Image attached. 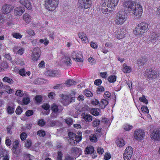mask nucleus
I'll use <instances>...</instances> for the list:
<instances>
[{
  "label": "nucleus",
  "mask_w": 160,
  "mask_h": 160,
  "mask_svg": "<svg viewBox=\"0 0 160 160\" xmlns=\"http://www.w3.org/2000/svg\"><path fill=\"white\" fill-rule=\"evenodd\" d=\"M148 24L146 23H140L133 30V33L136 36H141L148 30Z\"/></svg>",
  "instance_id": "f257e3e1"
},
{
  "label": "nucleus",
  "mask_w": 160,
  "mask_h": 160,
  "mask_svg": "<svg viewBox=\"0 0 160 160\" xmlns=\"http://www.w3.org/2000/svg\"><path fill=\"white\" fill-rule=\"evenodd\" d=\"M127 19L125 12H120L116 15L114 20L115 23L118 25H121L125 22Z\"/></svg>",
  "instance_id": "f03ea898"
},
{
  "label": "nucleus",
  "mask_w": 160,
  "mask_h": 160,
  "mask_svg": "<svg viewBox=\"0 0 160 160\" xmlns=\"http://www.w3.org/2000/svg\"><path fill=\"white\" fill-rule=\"evenodd\" d=\"M59 0H46L45 5L49 11H52L58 6Z\"/></svg>",
  "instance_id": "7ed1b4c3"
},
{
  "label": "nucleus",
  "mask_w": 160,
  "mask_h": 160,
  "mask_svg": "<svg viewBox=\"0 0 160 160\" xmlns=\"http://www.w3.org/2000/svg\"><path fill=\"white\" fill-rule=\"evenodd\" d=\"M145 75L149 79H154L157 78L158 75L157 72L151 69H147L145 72Z\"/></svg>",
  "instance_id": "20e7f679"
},
{
  "label": "nucleus",
  "mask_w": 160,
  "mask_h": 160,
  "mask_svg": "<svg viewBox=\"0 0 160 160\" xmlns=\"http://www.w3.org/2000/svg\"><path fill=\"white\" fill-rule=\"evenodd\" d=\"M40 49L38 47L34 48L31 55V59L34 61H37L40 58Z\"/></svg>",
  "instance_id": "39448f33"
},
{
  "label": "nucleus",
  "mask_w": 160,
  "mask_h": 160,
  "mask_svg": "<svg viewBox=\"0 0 160 160\" xmlns=\"http://www.w3.org/2000/svg\"><path fill=\"white\" fill-rule=\"evenodd\" d=\"M79 7L82 8L87 9L90 8L92 5V0H78Z\"/></svg>",
  "instance_id": "423d86ee"
},
{
  "label": "nucleus",
  "mask_w": 160,
  "mask_h": 160,
  "mask_svg": "<svg viewBox=\"0 0 160 160\" xmlns=\"http://www.w3.org/2000/svg\"><path fill=\"white\" fill-rule=\"evenodd\" d=\"M142 6L140 4H137L136 6L133 15L135 18H140L142 14Z\"/></svg>",
  "instance_id": "0eeeda50"
},
{
  "label": "nucleus",
  "mask_w": 160,
  "mask_h": 160,
  "mask_svg": "<svg viewBox=\"0 0 160 160\" xmlns=\"http://www.w3.org/2000/svg\"><path fill=\"white\" fill-rule=\"evenodd\" d=\"M151 138L152 140L156 141L160 140V129L157 128L154 129L152 132Z\"/></svg>",
  "instance_id": "6e6552de"
},
{
  "label": "nucleus",
  "mask_w": 160,
  "mask_h": 160,
  "mask_svg": "<svg viewBox=\"0 0 160 160\" xmlns=\"http://www.w3.org/2000/svg\"><path fill=\"white\" fill-rule=\"evenodd\" d=\"M134 2L132 1H126L123 4V7L125 11L128 13L132 11V7H134Z\"/></svg>",
  "instance_id": "1a4fd4ad"
},
{
  "label": "nucleus",
  "mask_w": 160,
  "mask_h": 160,
  "mask_svg": "<svg viewBox=\"0 0 160 160\" xmlns=\"http://www.w3.org/2000/svg\"><path fill=\"white\" fill-rule=\"evenodd\" d=\"M144 136V132L142 129H137L134 132V136L136 139L141 140Z\"/></svg>",
  "instance_id": "9d476101"
},
{
  "label": "nucleus",
  "mask_w": 160,
  "mask_h": 160,
  "mask_svg": "<svg viewBox=\"0 0 160 160\" xmlns=\"http://www.w3.org/2000/svg\"><path fill=\"white\" fill-rule=\"evenodd\" d=\"M149 41L152 42H155L160 39V32L152 33L149 37Z\"/></svg>",
  "instance_id": "9b49d317"
},
{
  "label": "nucleus",
  "mask_w": 160,
  "mask_h": 160,
  "mask_svg": "<svg viewBox=\"0 0 160 160\" xmlns=\"http://www.w3.org/2000/svg\"><path fill=\"white\" fill-rule=\"evenodd\" d=\"M14 8L13 6L9 4H6L2 7V11L4 14H7L12 11Z\"/></svg>",
  "instance_id": "f8f14e48"
},
{
  "label": "nucleus",
  "mask_w": 160,
  "mask_h": 160,
  "mask_svg": "<svg viewBox=\"0 0 160 160\" xmlns=\"http://www.w3.org/2000/svg\"><path fill=\"white\" fill-rule=\"evenodd\" d=\"M45 75L50 77H58L59 75V72L56 70H47L45 72Z\"/></svg>",
  "instance_id": "ddd939ff"
},
{
  "label": "nucleus",
  "mask_w": 160,
  "mask_h": 160,
  "mask_svg": "<svg viewBox=\"0 0 160 160\" xmlns=\"http://www.w3.org/2000/svg\"><path fill=\"white\" fill-rule=\"evenodd\" d=\"M81 56V53L77 52H74L72 53L71 57L72 59L78 62H82V59L80 57Z\"/></svg>",
  "instance_id": "4468645a"
},
{
  "label": "nucleus",
  "mask_w": 160,
  "mask_h": 160,
  "mask_svg": "<svg viewBox=\"0 0 160 160\" xmlns=\"http://www.w3.org/2000/svg\"><path fill=\"white\" fill-rule=\"evenodd\" d=\"M24 11L25 9L23 7H18L15 8L14 13L15 16H19L21 15Z\"/></svg>",
  "instance_id": "2eb2a0df"
},
{
  "label": "nucleus",
  "mask_w": 160,
  "mask_h": 160,
  "mask_svg": "<svg viewBox=\"0 0 160 160\" xmlns=\"http://www.w3.org/2000/svg\"><path fill=\"white\" fill-rule=\"evenodd\" d=\"M61 97V102L64 105L66 106L70 104L68 96L62 94Z\"/></svg>",
  "instance_id": "dca6fc26"
},
{
  "label": "nucleus",
  "mask_w": 160,
  "mask_h": 160,
  "mask_svg": "<svg viewBox=\"0 0 160 160\" xmlns=\"http://www.w3.org/2000/svg\"><path fill=\"white\" fill-rule=\"evenodd\" d=\"M51 110L55 112H60L63 110V108L60 105H57L55 104H53L51 107Z\"/></svg>",
  "instance_id": "f3484780"
},
{
  "label": "nucleus",
  "mask_w": 160,
  "mask_h": 160,
  "mask_svg": "<svg viewBox=\"0 0 160 160\" xmlns=\"http://www.w3.org/2000/svg\"><path fill=\"white\" fill-rule=\"evenodd\" d=\"M12 145L13 147L12 149V151L13 153L15 154H18V151L17 150L20 146V145L19 144V141L18 140H15L14 142Z\"/></svg>",
  "instance_id": "a211bd4d"
},
{
  "label": "nucleus",
  "mask_w": 160,
  "mask_h": 160,
  "mask_svg": "<svg viewBox=\"0 0 160 160\" xmlns=\"http://www.w3.org/2000/svg\"><path fill=\"white\" fill-rule=\"evenodd\" d=\"M20 3L28 10L32 9V5L29 0H19Z\"/></svg>",
  "instance_id": "6ab92c4d"
},
{
  "label": "nucleus",
  "mask_w": 160,
  "mask_h": 160,
  "mask_svg": "<svg viewBox=\"0 0 160 160\" xmlns=\"http://www.w3.org/2000/svg\"><path fill=\"white\" fill-rule=\"evenodd\" d=\"M81 116L82 118L86 122H90L92 120V117L90 114L86 113H82V114Z\"/></svg>",
  "instance_id": "aec40b11"
},
{
  "label": "nucleus",
  "mask_w": 160,
  "mask_h": 160,
  "mask_svg": "<svg viewBox=\"0 0 160 160\" xmlns=\"http://www.w3.org/2000/svg\"><path fill=\"white\" fill-rule=\"evenodd\" d=\"M120 32L117 35L116 37L118 39H120L125 37L126 36V30L123 29H120Z\"/></svg>",
  "instance_id": "412c9836"
},
{
  "label": "nucleus",
  "mask_w": 160,
  "mask_h": 160,
  "mask_svg": "<svg viewBox=\"0 0 160 160\" xmlns=\"http://www.w3.org/2000/svg\"><path fill=\"white\" fill-rule=\"evenodd\" d=\"M132 70V69L131 67L127 65L125 63L123 64L122 70L124 72L129 73Z\"/></svg>",
  "instance_id": "4be33fe9"
},
{
  "label": "nucleus",
  "mask_w": 160,
  "mask_h": 160,
  "mask_svg": "<svg viewBox=\"0 0 160 160\" xmlns=\"http://www.w3.org/2000/svg\"><path fill=\"white\" fill-rule=\"evenodd\" d=\"M118 1V0H108V5L111 8H114L117 5Z\"/></svg>",
  "instance_id": "5701e85b"
},
{
  "label": "nucleus",
  "mask_w": 160,
  "mask_h": 160,
  "mask_svg": "<svg viewBox=\"0 0 160 160\" xmlns=\"http://www.w3.org/2000/svg\"><path fill=\"white\" fill-rule=\"evenodd\" d=\"M23 19L27 23H29L31 21V16L28 13L24 14L22 16Z\"/></svg>",
  "instance_id": "b1692460"
},
{
  "label": "nucleus",
  "mask_w": 160,
  "mask_h": 160,
  "mask_svg": "<svg viewBox=\"0 0 160 160\" xmlns=\"http://www.w3.org/2000/svg\"><path fill=\"white\" fill-rule=\"evenodd\" d=\"M94 148L92 146L87 147L85 149V153L87 154H91L94 153Z\"/></svg>",
  "instance_id": "393cba45"
},
{
  "label": "nucleus",
  "mask_w": 160,
  "mask_h": 160,
  "mask_svg": "<svg viewBox=\"0 0 160 160\" xmlns=\"http://www.w3.org/2000/svg\"><path fill=\"white\" fill-rule=\"evenodd\" d=\"M63 61L66 65L67 66H70L72 64V61L70 58L68 56H65L63 59Z\"/></svg>",
  "instance_id": "a878e982"
},
{
  "label": "nucleus",
  "mask_w": 160,
  "mask_h": 160,
  "mask_svg": "<svg viewBox=\"0 0 160 160\" xmlns=\"http://www.w3.org/2000/svg\"><path fill=\"white\" fill-rule=\"evenodd\" d=\"M137 61L138 64V65L140 67H141L145 64L146 62V59L144 58H139L138 60Z\"/></svg>",
  "instance_id": "bb28decb"
},
{
  "label": "nucleus",
  "mask_w": 160,
  "mask_h": 160,
  "mask_svg": "<svg viewBox=\"0 0 160 160\" xmlns=\"http://www.w3.org/2000/svg\"><path fill=\"white\" fill-rule=\"evenodd\" d=\"M108 104V101L106 99H102L100 103V106L102 109L104 108Z\"/></svg>",
  "instance_id": "cd10ccee"
},
{
  "label": "nucleus",
  "mask_w": 160,
  "mask_h": 160,
  "mask_svg": "<svg viewBox=\"0 0 160 160\" xmlns=\"http://www.w3.org/2000/svg\"><path fill=\"white\" fill-rule=\"evenodd\" d=\"M117 146L120 147H122L125 144L124 140L122 138L118 139L116 142Z\"/></svg>",
  "instance_id": "c85d7f7f"
},
{
  "label": "nucleus",
  "mask_w": 160,
  "mask_h": 160,
  "mask_svg": "<svg viewBox=\"0 0 160 160\" xmlns=\"http://www.w3.org/2000/svg\"><path fill=\"white\" fill-rule=\"evenodd\" d=\"M77 134H78V135H77L75 134L74 139L77 142H79L81 140L82 138V133L81 132H78L77 133Z\"/></svg>",
  "instance_id": "c756f323"
},
{
  "label": "nucleus",
  "mask_w": 160,
  "mask_h": 160,
  "mask_svg": "<svg viewBox=\"0 0 160 160\" xmlns=\"http://www.w3.org/2000/svg\"><path fill=\"white\" fill-rule=\"evenodd\" d=\"M65 84L67 87H69L76 84V82L73 80L69 79L66 81Z\"/></svg>",
  "instance_id": "7c9ffc66"
},
{
  "label": "nucleus",
  "mask_w": 160,
  "mask_h": 160,
  "mask_svg": "<svg viewBox=\"0 0 160 160\" xmlns=\"http://www.w3.org/2000/svg\"><path fill=\"white\" fill-rule=\"evenodd\" d=\"M2 81L4 82H7L10 85L13 83V81L11 78L7 77H5L2 79Z\"/></svg>",
  "instance_id": "2f4dec72"
},
{
  "label": "nucleus",
  "mask_w": 160,
  "mask_h": 160,
  "mask_svg": "<svg viewBox=\"0 0 160 160\" xmlns=\"http://www.w3.org/2000/svg\"><path fill=\"white\" fill-rule=\"evenodd\" d=\"M14 106L13 105L8 106L7 108V111L9 114H12L14 112Z\"/></svg>",
  "instance_id": "473e14b6"
},
{
  "label": "nucleus",
  "mask_w": 160,
  "mask_h": 160,
  "mask_svg": "<svg viewBox=\"0 0 160 160\" xmlns=\"http://www.w3.org/2000/svg\"><path fill=\"white\" fill-rule=\"evenodd\" d=\"M99 110L98 108H92L90 111L91 113L95 116H98L99 114Z\"/></svg>",
  "instance_id": "72a5a7b5"
},
{
  "label": "nucleus",
  "mask_w": 160,
  "mask_h": 160,
  "mask_svg": "<svg viewBox=\"0 0 160 160\" xmlns=\"http://www.w3.org/2000/svg\"><path fill=\"white\" fill-rule=\"evenodd\" d=\"M107 7H109V5H107V6H103L101 8L102 12L103 13L108 14L110 12L111 10H108Z\"/></svg>",
  "instance_id": "f704fd0d"
},
{
  "label": "nucleus",
  "mask_w": 160,
  "mask_h": 160,
  "mask_svg": "<svg viewBox=\"0 0 160 160\" xmlns=\"http://www.w3.org/2000/svg\"><path fill=\"white\" fill-rule=\"evenodd\" d=\"M127 153H130L133 154V150L131 146H128L125 149L124 152Z\"/></svg>",
  "instance_id": "c9c22d12"
},
{
  "label": "nucleus",
  "mask_w": 160,
  "mask_h": 160,
  "mask_svg": "<svg viewBox=\"0 0 160 160\" xmlns=\"http://www.w3.org/2000/svg\"><path fill=\"white\" fill-rule=\"evenodd\" d=\"M132 155V154H131L124 152L123 154V158L124 160H129L131 158Z\"/></svg>",
  "instance_id": "e433bc0d"
},
{
  "label": "nucleus",
  "mask_w": 160,
  "mask_h": 160,
  "mask_svg": "<svg viewBox=\"0 0 160 160\" xmlns=\"http://www.w3.org/2000/svg\"><path fill=\"white\" fill-rule=\"evenodd\" d=\"M108 80L110 82H114L116 80V77L114 75H112L108 78Z\"/></svg>",
  "instance_id": "4c0bfd02"
},
{
  "label": "nucleus",
  "mask_w": 160,
  "mask_h": 160,
  "mask_svg": "<svg viewBox=\"0 0 160 160\" xmlns=\"http://www.w3.org/2000/svg\"><path fill=\"white\" fill-rule=\"evenodd\" d=\"M15 95L21 97L24 96V95L26 96V94H25L22 90H17L15 93Z\"/></svg>",
  "instance_id": "58836bf2"
},
{
  "label": "nucleus",
  "mask_w": 160,
  "mask_h": 160,
  "mask_svg": "<svg viewBox=\"0 0 160 160\" xmlns=\"http://www.w3.org/2000/svg\"><path fill=\"white\" fill-rule=\"evenodd\" d=\"M90 141L92 142H95L97 141V138L95 135L92 134L89 136Z\"/></svg>",
  "instance_id": "ea45409f"
},
{
  "label": "nucleus",
  "mask_w": 160,
  "mask_h": 160,
  "mask_svg": "<svg viewBox=\"0 0 160 160\" xmlns=\"http://www.w3.org/2000/svg\"><path fill=\"white\" fill-rule=\"evenodd\" d=\"M30 101V98L28 97H24L23 98L22 100V105H27L29 103Z\"/></svg>",
  "instance_id": "a19ab883"
},
{
  "label": "nucleus",
  "mask_w": 160,
  "mask_h": 160,
  "mask_svg": "<svg viewBox=\"0 0 160 160\" xmlns=\"http://www.w3.org/2000/svg\"><path fill=\"white\" fill-rule=\"evenodd\" d=\"M111 96V94L110 92L108 91L105 92L103 94V97L105 99L108 100L109 99Z\"/></svg>",
  "instance_id": "79ce46f5"
},
{
  "label": "nucleus",
  "mask_w": 160,
  "mask_h": 160,
  "mask_svg": "<svg viewBox=\"0 0 160 160\" xmlns=\"http://www.w3.org/2000/svg\"><path fill=\"white\" fill-rule=\"evenodd\" d=\"M100 122V121L99 119H96L92 122V126L94 127H96L99 125Z\"/></svg>",
  "instance_id": "37998d69"
},
{
  "label": "nucleus",
  "mask_w": 160,
  "mask_h": 160,
  "mask_svg": "<svg viewBox=\"0 0 160 160\" xmlns=\"http://www.w3.org/2000/svg\"><path fill=\"white\" fill-rule=\"evenodd\" d=\"M12 36L17 39H20L22 37V35L19 33L18 32H14L12 34Z\"/></svg>",
  "instance_id": "c03bdc74"
},
{
  "label": "nucleus",
  "mask_w": 160,
  "mask_h": 160,
  "mask_svg": "<svg viewBox=\"0 0 160 160\" xmlns=\"http://www.w3.org/2000/svg\"><path fill=\"white\" fill-rule=\"evenodd\" d=\"M66 123L69 125H71L72 124L73 122V120L72 118L68 117L65 120Z\"/></svg>",
  "instance_id": "a18cd8bd"
},
{
  "label": "nucleus",
  "mask_w": 160,
  "mask_h": 160,
  "mask_svg": "<svg viewBox=\"0 0 160 160\" xmlns=\"http://www.w3.org/2000/svg\"><path fill=\"white\" fill-rule=\"evenodd\" d=\"M104 90V88L101 86H99L97 88V93L98 94H100L102 92H103Z\"/></svg>",
  "instance_id": "49530a36"
},
{
  "label": "nucleus",
  "mask_w": 160,
  "mask_h": 160,
  "mask_svg": "<svg viewBox=\"0 0 160 160\" xmlns=\"http://www.w3.org/2000/svg\"><path fill=\"white\" fill-rule=\"evenodd\" d=\"M133 126L128 124H125L124 126V129L127 131H129L132 128Z\"/></svg>",
  "instance_id": "de8ad7c7"
},
{
  "label": "nucleus",
  "mask_w": 160,
  "mask_h": 160,
  "mask_svg": "<svg viewBox=\"0 0 160 160\" xmlns=\"http://www.w3.org/2000/svg\"><path fill=\"white\" fill-rule=\"evenodd\" d=\"M139 100L141 102L146 104H147L148 103V100L146 99L145 96L143 95L142 97H140Z\"/></svg>",
  "instance_id": "09e8293b"
},
{
  "label": "nucleus",
  "mask_w": 160,
  "mask_h": 160,
  "mask_svg": "<svg viewBox=\"0 0 160 160\" xmlns=\"http://www.w3.org/2000/svg\"><path fill=\"white\" fill-rule=\"evenodd\" d=\"M26 32L29 36H32L35 35V32L34 31L30 29H27L26 30Z\"/></svg>",
  "instance_id": "8fccbe9b"
},
{
  "label": "nucleus",
  "mask_w": 160,
  "mask_h": 160,
  "mask_svg": "<svg viewBox=\"0 0 160 160\" xmlns=\"http://www.w3.org/2000/svg\"><path fill=\"white\" fill-rule=\"evenodd\" d=\"M141 109L142 112L145 114H147L149 113V110L148 109V108L146 106H142L141 108Z\"/></svg>",
  "instance_id": "3c124183"
},
{
  "label": "nucleus",
  "mask_w": 160,
  "mask_h": 160,
  "mask_svg": "<svg viewBox=\"0 0 160 160\" xmlns=\"http://www.w3.org/2000/svg\"><path fill=\"white\" fill-rule=\"evenodd\" d=\"M37 134L39 136L43 137L46 135V133L45 131L41 130L37 132Z\"/></svg>",
  "instance_id": "603ef678"
},
{
  "label": "nucleus",
  "mask_w": 160,
  "mask_h": 160,
  "mask_svg": "<svg viewBox=\"0 0 160 160\" xmlns=\"http://www.w3.org/2000/svg\"><path fill=\"white\" fill-rule=\"evenodd\" d=\"M43 79L40 78H38L35 79L34 81V83L35 84H40L42 82H43Z\"/></svg>",
  "instance_id": "864d4df0"
},
{
  "label": "nucleus",
  "mask_w": 160,
  "mask_h": 160,
  "mask_svg": "<svg viewBox=\"0 0 160 160\" xmlns=\"http://www.w3.org/2000/svg\"><path fill=\"white\" fill-rule=\"evenodd\" d=\"M72 151L76 153L80 154L81 151V149L77 148L74 147L72 148Z\"/></svg>",
  "instance_id": "5fc2aeb1"
},
{
  "label": "nucleus",
  "mask_w": 160,
  "mask_h": 160,
  "mask_svg": "<svg viewBox=\"0 0 160 160\" xmlns=\"http://www.w3.org/2000/svg\"><path fill=\"white\" fill-rule=\"evenodd\" d=\"M45 124V122L44 120L42 119H39L38 122V124L41 126H44Z\"/></svg>",
  "instance_id": "6e6d98bb"
},
{
  "label": "nucleus",
  "mask_w": 160,
  "mask_h": 160,
  "mask_svg": "<svg viewBox=\"0 0 160 160\" xmlns=\"http://www.w3.org/2000/svg\"><path fill=\"white\" fill-rule=\"evenodd\" d=\"M62 153L61 151H58V152L57 160H62Z\"/></svg>",
  "instance_id": "4d7b16f0"
},
{
  "label": "nucleus",
  "mask_w": 160,
  "mask_h": 160,
  "mask_svg": "<svg viewBox=\"0 0 160 160\" xmlns=\"http://www.w3.org/2000/svg\"><path fill=\"white\" fill-rule=\"evenodd\" d=\"M84 93L86 96L87 97H91L92 96V94L89 90H86L84 91Z\"/></svg>",
  "instance_id": "13d9d810"
},
{
  "label": "nucleus",
  "mask_w": 160,
  "mask_h": 160,
  "mask_svg": "<svg viewBox=\"0 0 160 160\" xmlns=\"http://www.w3.org/2000/svg\"><path fill=\"white\" fill-rule=\"evenodd\" d=\"M33 112L32 110H28L25 113L27 117H29L33 114Z\"/></svg>",
  "instance_id": "bf43d9fd"
},
{
  "label": "nucleus",
  "mask_w": 160,
  "mask_h": 160,
  "mask_svg": "<svg viewBox=\"0 0 160 160\" xmlns=\"http://www.w3.org/2000/svg\"><path fill=\"white\" fill-rule=\"evenodd\" d=\"M27 137V134L25 132H22L20 135V138L22 140L24 141L25 140Z\"/></svg>",
  "instance_id": "052dcab7"
},
{
  "label": "nucleus",
  "mask_w": 160,
  "mask_h": 160,
  "mask_svg": "<svg viewBox=\"0 0 160 160\" xmlns=\"http://www.w3.org/2000/svg\"><path fill=\"white\" fill-rule=\"evenodd\" d=\"M78 35L79 38L81 39L83 38H84L87 36L86 34L82 32H79L78 34Z\"/></svg>",
  "instance_id": "680f3d73"
},
{
  "label": "nucleus",
  "mask_w": 160,
  "mask_h": 160,
  "mask_svg": "<svg viewBox=\"0 0 160 160\" xmlns=\"http://www.w3.org/2000/svg\"><path fill=\"white\" fill-rule=\"evenodd\" d=\"M35 100L37 102L40 103L42 100V97L40 95L36 96L35 97Z\"/></svg>",
  "instance_id": "e2e57ef3"
},
{
  "label": "nucleus",
  "mask_w": 160,
  "mask_h": 160,
  "mask_svg": "<svg viewBox=\"0 0 160 160\" xmlns=\"http://www.w3.org/2000/svg\"><path fill=\"white\" fill-rule=\"evenodd\" d=\"M57 122L58 121L56 120H52L50 121L49 122V126L50 127H54L56 125Z\"/></svg>",
  "instance_id": "0e129e2a"
},
{
  "label": "nucleus",
  "mask_w": 160,
  "mask_h": 160,
  "mask_svg": "<svg viewBox=\"0 0 160 160\" xmlns=\"http://www.w3.org/2000/svg\"><path fill=\"white\" fill-rule=\"evenodd\" d=\"M15 112L17 114L19 115L22 112V109L20 106H18L16 109Z\"/></svg>",
  "instance_id": "69168bd1"
},
{
  "label": "nucleus",
  "mask_w": 160,
  "mask_h": 160,
  "mask_svg": "<svg viewBox=\"0 0 160 160\" xmlns=\"http://www.w3.org/2000/svg\"><path fill=\"white\" fill-rule=\"evenodd\" d=\"M111 158L110 154L108 152H107L105 153L104 156V159L105 160H108L109 159Z\"/></svg>",
  "instance_id": "338daca9"
},
{
  "label": "nucleus",
  "mask_w": 160,
  "mask_h": 160,
  "mask_svg": "<svg viewBox=\"0 0 160 160\" xmlns=\"http://www.w3.org/2000/svg\"><path fill=\"white\" fill-rule=\"evenodd\" d=\"M42 107L44 109L47 110L49 109L50 105L48 104H44L42 105Z\"/></svg>",
  "instance_id": "774afa93"
}]
</instances>
